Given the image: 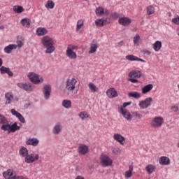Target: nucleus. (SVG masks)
<instances>
[{"label": "nucleus", "instance_id": "1", "mask_svg": "<svg viewBox=\"0 0 179 179\" xmlns=\"http://www.w3.org/2000/svg\"><path fill=\"white\" fill-rule=\"evenodd\" d=\"M0 124H2L1 129L2 131H8L9 133L16 132V131H19L20 129V127L17 126V122H14L13 124H9L8 119L2 115H0Z\"/></svg>", "mask_w": 179, "mask_h": 179}, {"label": "nucleus", "instance_id": "2", "mask_svg": "<svg viewBox=\"0 0 179 179\" xmlns=\"http://www.w3.org/2000/svg\"><path fill=\"white\" fill-rule=\"evenodd\" d=\"M41 43L44 48L46 49V54H52L55 51V41H54L52 38L45 36L42 38Z\"/></svg>", "mask_w": 179, "mask_h": 179}, {"label": "nucleus", "instance_id": "3", "mask_svg": "<svg viewBox=\"0 0 179 179\" xmlns=\"http://www.w3.org/2000/svg\"><path fill=\"white\" fill-rule=\"evenodd\" d=\"M78 84V80L75 78H69V79L66 80V87L65 89L68 92H72L76 89V85Z\"/></svg>", "mask_w": 179, "mask_h": 179}, {"label": "nucleus", "instance_id": "4", "mask_svg": "<svg viewBox=\"0 0 179 179\" xmlns=\"http://www.w3.org/2000/svg\"><path fill=\"white\" fill-rule=\"evenodd\" d=\"M99 159L102 167H110V166H113V159L106 154H101Z\"/></svg>", "mask_w": 179, "mask_h": 179}, {"label": "nucleus", "instance_id": "5", "mask_svg": "<svg viewBox=\"0 0 179 179\" xmlns=\"http://www.w3.org/2000/svg\"><path fill=\"white\" fill-rule=\"evenodd\" d=\"M29 79L34 83L35 85H38V83H43L44 82V79L43 77L38 76L37 73L34 72H30L27 75Z\"/></svg>", "mask_w": 179, "mask_h": 179}, {"label": "nucleus", "instance_id": "6", "mask_svg": "<svg viewBox=\"0 0 179 179\" xmlns=\"http://www.w3.org/2000/svg\"><path fill=\"white\" fill-rule=\"evenodd\" d=\"M152 101H153V99L152 97L146 98L145 99L139 101L138 107H140L141 110L148 108V107L152 106Z\"/></svg>", "mask_w": 179, "mask_h": 179}, {"label": "nucleus", "instance_id": "7", "mask_svg": "<svg viewBox=\"0 0 179 179\" xmlns=\"http://www.w3.org/2000/svg\"><path fill=\"white\" fill-rule=\"evenodd\" d=\"M164 124V119L162 116L155 117L151 121L152 128H160Z\"/></svg>", "mask_w": 179, "mask_h": 179}, {"label": "nucleus", "instance_id": "8", "mask_svg": "<svg viewBox=\"0 0 179 179\" xmlns=\"http://www.w3.org/2000/svg\"><path fill=\"white\" fill-rule=\"evenodd\" d=\"M39 159H40V155H38V154H36V153L28 154L27 157L24 158V162L28 164H31V163H34V162H37Z\"/></svg>", "mask_w": 179, "mask_h": 179}, {"label": "nucleus", "instance_id": "9", "mask_svg": "<svg viewBox=\"0 0 179 179\" xmlns=\"http://www.w3.org/2000/svg\"><path fill=\"white\" fill-rule=\"evenodd\" d=\"M119 113L122 114V117L125 118L127 121H131L132 120V115H131V113L128 111L127 109H124V108L121 107L119 109Z\"/></svg>", "mask_w": 179, "mask_h": 179}, {"label": "nucleus", "instance_id": "10", "mask_svg": "<svg viewBox=\"0 0 179 179\" xmlns=\"http://www.w3.org/2000/svg\"><path fill=\"white\" fill-rule=\"evenodd\" d=\"M3 177L5 179H16L17 176L13 173V171L12 169H8L3 173Z\"/></svg>", "mask_w": 179, "mask_h": 179}, {"label": "nucleus", "instance_id": "11", "mask_svg": "<svg viewBox=\"0 0 179 179\" xmlns=\"http://www.w3.org/2000/svg\"><path fill=\"white\" fill-rule=\"evenodd\" d=\"M17 86L20 87V89H23V90H25L26 92H31L34 87L31 83H18L17 84Z\"/></svg>", "mask_w": 179, "mask_h": 179}, {"label": "nucleus", "instance_id": "12", "mask_svg": "<svg viewBox=\"0 0 179 179\" xmlns=\"http://www.w3.org/2000/svg\"><path fill=\"white\" fill-rule=\"evenodd\" d=\"M78 153L83 155H87L89 153V147L85 144H80L78 148Z\"/></svg>", "mask_w": 179, "mask_h": 179}, {"label": "nucleus", "instance_id": "13", "mask_svg": "<svg viewBox=\"0 0 179 179\" xmlns=\"http://www.w3.org/2000/svg\"><path fill=\"white\" fill-rule=\"evenodd\" d=\"M6 104H12L15 101V96L12 92L5 94Z\"/></svg>", "mask_w": 179, "mask_h": 179}, {"label": "nucleus", "instance_id": "14", "mask_svg": "<svg viewBox=\"0 0 179 179\" xmlns=\"http://www.w3.org/2000/svg\"><path fill=\"white\" fill-rule=\"evenodd\" d=\"M132 20L128 17H122L119 18L118 23H120L122 26H128L131 24Z\"/></svg>", "mask_w": 179, "mask_h": 179}, {"label": "nucleus", "instance_id": "15", "mask_svg": "<svg viewBox=\"0 0 179 179\" xmlns=\"http://www.w3.org/2000/svg\"><path fill=\"white\" fill-rule=\"evenodd\" d=\"M10 113L13 115H15L17 118H18L19 121H20V122H22V124H24L26 122V120H24L23 115L16 111V110L11 109Z\"/></svg>", "mask_w": 179, "mask_h": 179}, {"label": "nucleus", "instance_id": "16", "mask_svg": "<svg viewBox=\"0 0 179 179\" xmlns=\"http://www.w3.org/2000/svg\"><path fill=\"white\" fill-rule=\"evenodd\" d=\"M106 94L109 99H114V97H118V93L114 88H109L106 91Z\"/></svg>", "mask_w": 179, "mask_h": 179}, {"label": "nucleus", "instance_id": "17", "mask_svg": "<svg viewBox=\"0 0 179 179\" xmlns=\"http://www.w3.org/2000/svg\"><path fill=\"white\" fill-rule=\"evenodd\" d=\"M113 139L116 141V142L120 143L121 145H125V137L120 134H115L113 135Z\"/></svg>", "mask_w": 179, "mask_h": 179}, {"label": "nucleus", "instance_id": "18", "mask_svg": "<svg viewBox=\"0 0 179 179\" xmlns=\"http://www.w3.org/2000/svg\"><path fill=\"white\" fill-rule=\"evenodd\" d=\"M142 76V72L137 70H134L129 72V78H134L135 79H139Z\"/></svg>", "mask_w": 179, "mask_h": 179}, {"label": "nucleus", "instance_id": "19", "mask_svg": "<svg viewBox=\"0 0 179 179\" xmlns=\"http://www.w3.org/2000/svg\"><path fill=\"white\" fill-rule=\"evenodd\" d=\"M159 163L161 166H169L170 164V158L162 156L159 159Z\"/></svg>", "mask_w": 179, "mask_h": 179}, {"label": "nucleus", "instance_id": "20", "mask_svg": "<svg viewBox=\"0 0 179 179\" xmlns=\"http://www.w3.org/2000/svg\"><path fill=\"white\" fill-rule=\"evenodd\" d=\"M43 92L45 99H49L50 96L51 95V85H45Z\"/></svg>", "mask_w": 179, "mask_h": 179}, {"label": "nucleus", "instance_id": "21", "mask_svg": "<svg viewBox=\"0 0 179 179\" xmlns=\"http://www.w3.org/2000/svg\"><path fill=\"white\" fill-rule=\"evenodd\" d=\"M108 21H107V19H97L95 20V24L96 26H98L99 27H103L105 24H108Z\"/></svg>", "mask_w": 179, "mask_h": 179}, {"label": "nucleus", "instance_id": "22", "mask_svg": "<svg viewBox=\"0 0 179 179\" xmlns=\"http://www.w3.org/2000/svg\"><path fill=\"white\" fill-rule=\"evenodd\" d=\"M126 59H127V61H138L140 62H145V60H143V59H141L134 55H127L125 57Z\"/></svg>", "mask_w": 179, "mask_h": 179}, {"label": "nucleus", "instance_id": "23", "mask_svg": "<svg viewBox=\"0 0 179 179\" xmlns=\"http://www.w3.org/2000/svg\"><path fill=\"white\" fill-rule=\"evenodd\" d=\"M66 55L69 59H76L78 58V55L73 50H66Z\"/></svg>", "mask_w": 179, "mask_h": 179}, {"label": "nucleus", "instance_id": "24", "mask_svg": "<svg viewBox=\"0 0 179 179\" xmlns=\"http://www.w3.org/2000/svg\"><path fill=\"white\" fill-rule=\"evenodd\" d=\"M16 48H17V45L10 44L4 48V52H6V54H10V52H12V50H16Z\"/></svg>", "mask_w": 179, "mask_h": 179}, {"label": "nucleus", "instance_id": "25", "mask_svg": "<svg viewBox=\"0 0 179 179\" xmlns=\"http://www.w3.org/2000/svg\"><path fill=\"white\" fill-rule=\"evenodd\" d=\"M20 23L23 27H27L29 29L30 27V24H31V20L27 17L23 18L21 20Z\"/></svg>", "mask_w": 179, "mask_h": 179}, {"label": "nucleus", "instance_id": "26", "mask_svg": "<svg viewBox=\"0 0 179 179\" xmlns=\"http://www.w3.org/2000/svg\"><path fill=\"white\" fill-rule=\"evenodd\" d=\"M153 89V85L152 84H148L145 86H144L141 89V93L143 94H146L147 93H149Z\"/></svg>", "mask_w": 179, "mask_h": 179}, {"label": "nucleus", "instance_id": "27", "mask_svg": "<svg viewBox=\"0 0 179 179\" xmlns=\"http://www.w3.org/2000/svg\"><path fill=\"white\" fill-rule=\"evenodd\" d=\"M48 34V30L45 28L39 27L36 29V34L37 36H45V34Z\"/></svg>", "mask_w": 179, "mask_h": 179}, {"label": "nucleus", "instance_id": "28", "mask_svg": "<svg viewBox=\"0 0 179 179\" xmlns=\"http://www.w3.org/2000/svg\"><path fill=\"white\" fill-rule=\"evenodd\" d=\"M40 141L37 139L36 138H29L28 141H27L26 144L27 145H31V146H37L38 145Z\"/></svg>", "mask_w": 179, "mask_h": 179}, {"label": "nucleus", "instance_id": "29", "mask_svg": "<svg viewBox=\"0 0 179 179\" xmlns=\"http://www.w3.org/2000/svg\"><path fill=\"white\" fill-rule=\"evenodd\" d=\"M0 71H1V73H2V74L7 73L8 75V76H13V72H12L10 71V69H9V68H6L5 66H1L0 68Z\"/></svg>", "mask_w": 179, "mask_h": 179}, {"label": "nucleus", "instance_id": "30", "mask_svg": "<svg viewBox=\"0 0 179 179\" xmlns=\"http://www.w3.org/2000/svg\"><path fill=\"white\" fill-rule=\"evenodd\" d=\"M145 171H147L148 174H152L156 171V166L153 164H148L145 167Z\"/></svg>", "mask_w": 179, "mask_h": 179}, {"label": "nucleus", "instance_id": "31", "mask_svg": "<svg viewBox=\"0 0 179 179\" xmlns=\"http://www.w3.org/2000/svg\"><path fill=\"white\" fill-rule=\"evenodd\" d=\"M97 48H99L97 43H92L90 48L89 54H94V52L97 51Z\"/></svg>", "mask_w": 179, "mask_h": 179}, {"label": "nucleus", "instance_id": "32", "mask_svg": "<svg viewBox=\"0 0 179 179\" xmlns=\"http://www.w3.org/2000/svg\"><path fill=\"white\" fill-rule=\"evenodd\" d=\"M62 128V127L59 123L56 124L52 129V132H53L54 135H58V134H59V132H61Z\"/></svg>", "mask_w": 179, "mask_h": 179}, {"label": "nucleus", "instance_id": "33", "mask_svg": "<svg viewBox=\"0 0 179 179\" xmlns=\"http://www.w3.org/2000/svg\"><path fill=\"white\" fill-rule=\"evenodd\" d=\"M153 50L156 51V52H158V51H160L162 50V43L159 41H157L152 45Z\"/></svg>", "mask_w": 179, "mask_h": 179}, {"label": "nucleus", "instance_id": "34", "mask_svg": "<svg viewBox=\"0 0 179 179\" xmlns=\"http://www.w3.org/2000/svg\"><path fill=\"white\" fill-rule=\"evenodd\" d=\"M88 87L90 90H91L92 93H97V92H99V87L92 83H90L88 84Z\"/></svg>", "mask_w": 179, "mask_h": 179}, {"label": "nucleus", "instance_id": "35", "mask_svg": "<svg viewBox=\"0 0 179 179\" xmlns=\"http://www.w3.org/2000/svg\"><path fill=\"white\" fill-rule=\"evenodd\" d=\"M29 155V150L24 147H22L20 150V155L22 157L26 158V157Z\"/></svg>", "mask_w": 179, "mask_h": 179}, {"label": "nucleus", "instance_id": "36", "mask_svg": "<svg viewBox=\"0 0 179 179\" xmlns=\"http://www.w3.org/2000/svg\"><path fill=\"white\" fill-rule=\"evenodd\" d=\"M62 105L64 108H71V107H72V101H71V100L64 99L63 100Z\"/></svg>", "mask_w": 179, "mask_h": 179}, {"label": "nucleus", "instance_id": "37", "mask_svg": "<svg viewBox=\"0 0 179 179\" xmlns=\"http://www.w3.org/2000/svg\"><path fill=\"white\" fill-rule=\"evenodd\" d=\"M132 171H134V166H129V169L124 173L125 178H131L132 176Z\"/></svg>", "mask_w": 179, "mask_h": 179}, {"label": "nucleus", "instance_id": "38", "mask_svg": "<svg viewBox=\"0 0 179 179\" xmlns=\"http://www.w3.org/2000/svg\"><path fill=\"white\" fill-rule=\"evenodd\" d=\"M13 10L15 13H22V12H24V8L20 6H14Z\"/></svg>", "mask_w": 179, "mask_h": 179}, {"label": "nucleus", "instance_id": "39", "mask_svg": "<svg viewBox=\"0 0 179 179\" xmlns=\"http://www.w3.org/2000/svg\"><path fill=\"white\" fill-rule=\"evenodd\" d=\"M78 117H80V118H81V120H87V118H90V115L86 111L80 112L78 115Z\"/></svg>", "mask_w": 179, "mask_h": 179}, {"label": "nucleus", "instance_id": "40", "mask_svg": "<svg viewBox=\"0 0 179 179\" xmlns=\"http://www.w3.org/2000/svg\"><path fill=\"white\" fill-rule=\"evenodd\" d=\"M45 6L47 9H54L55 7V3L51 0H48Z\"/></svg>", "mask_w": 179, "mask_h": 179}, {"label": "nucleus", "instance_id": "41", "mask_svg": "<svg viewBox=\"0 0 179 179\" xmlns=\"http://www.w3.org/2000/svg\"><path fill=\"white\" fill-rule=\"evenodd\" d=\"M129 97H133L134 99H141V93L138 92H133L129 93Z\"/></svg>", "mask_w": 179, "mask_h": 179}, {"label": "nucleus", "instance_id": "42", "mask_svg": "<svg viewBox=\"0 0 179 179\" xmlns=\"http://www.w3.org/2000/svg\"><path fill=\"white\" fill-rule=\"evenodd\" d=\"M24 45V39L22 37L18 38L17 40V48H22Z\"/></svg>", "mask_w": 179, "mask_h": 179}, {"label": "nucleus", "instance_id": "43", "mask_svg": "<svg viewBox=\"0 0 179 179\" xmlns=\"http://www.w3.org/2000/svg\"><path fill=\"white\" fill-rule=\"evenodd\" d=\"M83 24H84L83 20H78L76 25V31H79V30L82 29V27L83 26Z\"/></svg>", "mask_w": 179, "mask_h": 179}, {"label": "nucleus", "instance_id": "44", "mask_svg": "<svg viewBox=\"0 0 179 179\" xmlns=\"http://www.w3.org/2000/svg\"><path fill=\"white\" fill-rule=\"evenodd\" d=\"M95 13L97 16H100L104 13V9L102 7H98L96 8Z\"/></svg>", "mask_w": 179, "mask_h": 179}, {"label": "nucleus", "instance_id": "45", "mask_svg": "<svg viewBox=\"0 0 179 179\" xmlns=\"http://www.w3.org/2000/svg\"><path fill=\"white\" fill-rule=\"evenodd\" d=\"M140 40H141V36H139V34H136L133 38L134 45H139Z\"/></svg>", "mask_w": 179, "mask_h": 179}, {"label": "nucleus", "instance_id": "46", "mask_svg": "<svg viewBox=\"0 0 179 179\" xmlns=\"http://www.w3.org/2000/svg\"><path fill=\"white\" fill-rule=\"evenodd\" d=\"M148 15H153L155 13V7L150 6L147 8Z\"/></svg>", "mask_w": 179, "mask_h": 179}, {"label": "nucleus", "instance_id": "47", "mask_svg": "<svg viewBox=\"0 0 179 179\" xmlns=\"http://www.w3.org/2000/svg\"><path fill=\"white\" fill-rule=\"evenodd\" d=\"M112 152L115 155H120V153H121V150L118 147H116V148H112Z\"/></svg>", "mask_w": 179, "mask_h": 179}, {"label": "nucleus", "instance_id": "48", "mask_svg": "<svg viewBox=\"0 0 179 179\" xmlns=\"http://www.w3.org/2000/svg\"><path fill=\"white\" fill-rule=\"evenodd\" d=\"M67 50L69 51H73L74 50H78V46L73 45H69Z\"/></svg>", "mask_w": 179, "mask_h": 179}, {"label": "nucleus", "instance_id": "49", "mask_svg": "<svg viewBox=\"0 0 179 179\" xmlns=\"http://www.w3.org/2000/svg\"><path fill=\"white\" fill-rule=\"evenodd\" d=\"M133 115L134 117H135L136 118H138V120H141V118L143 117L142 114L138 113V112H134Z\"/></svg>", "mask_w": 179, "mask_h": 179}, {"label": "nucleus", "instance_id": "50", "mask_svg": "<svg viewBox=\"0 0 179 179\" xmlns=\"http://www.w3.org/2000/svg\"><path fill=\"white\" fill-rule=\"evenodd\" d=\"M172 22L175 24H178L179 26V16L177 15V17L172 19Z\"/></svg>", "mask_w": 179, "mask_h": 179}, {"label": "nucleus", "instance_id": "51", "mask_svg": "<svg viewBox=\"0 0 179 179\" xmlns=\"http://www.w3.org/2000/svg\"><path fill=\"white\" fill-rule=\"evenodd\" d=\"M141 54H143L144 55H150V54H152V52L148 50H144L141 51Z\"/></svg>", "mask_w": 179, "mask_h": 179}, {"label": "nucleus", "instance_id": "52", "mask_svg": "<svg viewBox=\"0 0 179 179\" xmlns=\"http://www.w3.org/2000/svg\"><path fill=\"white\" fill-rule=\"evenodd\" d=\"M112 17L113 19H118L120 17V13L115 12L112 14Z\"/></svg>", "mask_w": 179, "mask_h": 179}, {"label": "nucleus", "instance_id": "53", "mask_svg": "<svg viewBox=\"0 0 179 179\" xmlns=\"http://www.w3.org/2000/svg\"><path fill=\"white\" fill-rule=\"evenodd\" d=\"M129 82H131V83H138V79L135 78H130L128 79Z\"/></svg>", "mask_w": 179, "mask_h": 179}, {"label": "nucleus", "instance_id": "54", "mask_svg": "<svg viewBox=\"0 0 179 179\" xmlns=\"http://www.w3.org/2000/svg\"><path fill=\"white\" fill-rule=\"evenodd\" d=\"M171 109L172 110V111H173L174 113H177V111H178V106H173Z\"/></svg>", "mask_w": 179, "mask_h": 179}, {"label": "nucleus", "instance_id": "55", "mask_svg": "<svg viewBox=\"0 0 179 179\" xmlns=\"http://www.w3.org/2000/svg\"><path fill=\"white\" fill-rule=\"evenodd\" d=\"M132 104V102H124L123 103V106L122 107V108H125V107H127V106H131Z\"/></svg>", "mask_w": 179, "mask_h": 179}, {"label": "nucleus", "instance_id": "56", "mask_svg": "<svg viewBox=\"0 0 179 179\" xmlns=\"http://www.w3.org/2000/svg\"><path fill=\"white\" fill-rule=\"evenodd\" d=\"M15 179H29V178L27 176H17Z\"/></svg>", "mask_w": 179, "mask_h": 179}, {"label": "nucleus", "instance_id": "57", "mask_svg": "<svg viewBox=\"0 0 179 179\" xmlns=\"http://www.w3.org/2000/svg\"><path fill=\"white\" fill-rule=\"evenodd\" d=\"M117 45L119 47H122V45H124V41H120L117 43Z\"/></svg>", "mask_w": 179, "mask_h": 179}, {"label": "nucleus", "instance_id": "58", "mask_svg": "<svg viewBox=\"0 0 179 179\" xmlns=\"http://www.w3.org/2000/svg\"><path fill=\"white\" fill-rule=\"evenodd\" d=\"M76 179H85V178H83V176H78Z\"/></svg>", "mask_w": 179, "mask_h": 179}, {"label": "nucleus", "instance_id": "59", "mask_svg": "<svg viewBox=\"0 0 179 179\" xmlns=\"http://www.w3.org/2000/svg\"><path fill=\"white\" fill-rule=\"evenodd\" d=\"M3 29H5V26L0 24V30H3Z\"/></svg>", "mask_w": 179, "mask_h": 179}, {"label": "nucleus", "instance_id": "60", "mask_svg": "<svg viewBox=\"0 0 179 179\" xmlns=\"http://www.w3.org/2000/svg\"><path fill=\"white\" fill-rule=\"evenodd\" d=\"M2 64H3V62L2 61V59L0 58V67L2 66Z\"/></svg>", "mask_w": 179, "mask_h": 179}, {"label": "nucleus", "instance_id": "61", "mask_svg": "<svg viewBox=\"0 0 179 179\" xmlns=\"http://www.w3.org/2000/svg\"><path fill=\"white\" fill-rule=\"evenodd\" d=\"M176 33L178 36H179V25H178V27L177 28Z\"/></svg>", "mask_w": 179, "mask_h": 179}, {"label": "nucleus", "instance_id": "62", "mask_svg": "<svg viewBox=\"0 0 179 179\" xmlns=\"http://www.w3.org/2000/svg\"><path fill=\"white\" fill-rule=\"evenodd\" d=\"M84 1H87V0H84Z\"/></svg>", "mask_w": 179, "mask_h": 179}]
</instances>
